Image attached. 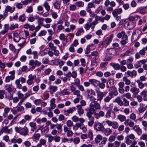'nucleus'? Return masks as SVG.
Masks as SVG:
<instances>
[{"label": "nucleus", "instance_id": "nucleus-59", "mask_svg": "<svg viewBox=\"0 0 147 147\" xmlns=\"http://www.w3.org/2000/svg\"><path fill=\"white\" fill-rule=\"evenodd\" d=\"M116 139L115 136H111L109 138L108 140L110 142H113Z\"/></svg>", "mask_w": 147, "mask_h": 147}, {"label": "nucleus", "instance_id": "nucleus-33", "mask_svg": "<svg viewBox=\"0 0 147 147\" xmlns=\"http://www.w3.org/2000/svg\"><path fill=\"white\" fill-rule=\"evenodd\" d=\"M43 5L47 11H49L50 10V7L49 3L45 1L43 3Z\"/></svg>", "mask_w": 147, "mask_h": 147}, {"label": "nucleus", "instance_id": "nucleus-58", "mask_svg": "<svg viewBox=\"0 0 147 147\" xmlns=\"http://www.w3.org/2000/svg\"><path fill=\"white\" fill-rule=\"evenodd\" d=\"M107 53L111 55H113L115 53V50L113 49H107Z\"/></svg>", "mask_w": 147, "mask_h": 147}, {"label": "nucleus", "instance_id": "nucleus-34", "mask_svg": "<svg viewBox=\"0 0 147 147\" xmlns=\"http://www.w3.org/2000/svg\"><path fill=\"white\" fill-rule=\"evenodd\" d=\"M141 95L143 97L144 100L147 101V91L144 90L141 93Z\"/></svg>", "mask_w": 147, "mask_h": 147}, {"label": "nucleus", "instance_id": "nucleus-8", "mask_svg": "<svg viewBox=\"0 0 147 147\" xmlns=\"http://www.w3.org/2000/svg\"><path fill=\"white\" fill-rule=\"evenodd\" d=\"M115 113L112 110L107 111L106 113L105 116L107 118H114L115 117Z\"/></svg>", "mask_w": 147, "mask_h": 147}, {"label": "nucleus", "instance_id": "nucleus-27", "mask_svg": "<svg viewBox=\"0 0 147 147\" xmlns=\"http://www.w3.org/2000/svg\"><path fill=\"white\" fill-rule=\"evenodd\" d=\"M122 80L127 85H129L131 83V80L126 76H124L123 77Z\"/></svg>", "mask_w": 147, "mask_h": 147}, {"label": "nucleus", "instance_id": "nucleus-35", "mask_svg": "<svg viewBox=\"0 0 147 147\" xmlns=\"http://www.w3.org/2000/svg\"><path fill=\"white\" fill-rule=\"evenodd\" d=\"M117 119L121 122H123L126 120V117L124 115H119L117 116Z\"/></svg>", "mask_w": 147, "mask_h": 147}, {"label": "nucleus", "instance_id": "nucleus-4", "mask_svg": "<svg viewBox=\"0 0 147 147\" xmlns=\"http://www.w3.org/2000/svg\"><path fill=\"white\" fill-rule=\"evenodd\" d=\"M106 122L109 126H112L114 129H116L118 127V123L116 121H112L110 120H107Z\"/></svg>", "mask_w": 147, "mask_h": 147}, {"label": "nucleus", "instance_id": "nucleus-12", "mask_svg": "<svg viewBox=\"0 0 147 147\" xmlns=\"http://www.w3.org/2000/svg\"><path fill=\"white\" fill-rule=\"evenodd\" d=\"M125 74H127L128 77H130L131 78H132L133 76H136L137 75V71L134 70H133L131 71H127L125 73Z\"/></svg>", "mask_w": 147, "mask_h": 147}, {"label": "nucleus", "instance_id": "nucleus-49", "mask_svg": "<svg viewBox=\"0 0 147 147\" xmlns=\"http://www.w3.org/2000/svg\"><path fill=\"white\" fill-rule=\"evenodd\" d=\"M57 89V87L56 86H51L50 87L51 92H55Z\"/></svg>", "mask_w": 147, "mask_h": 147}, {"label": "nucleus", "instance_id": "nucleus-41", "mask_svg": "<svg viewBox=\"0 0 147 147\" xmlns=\"http://www.w3.org/2000/svg\"><path fill=\"white\" fill-rule=\"evenodd\" d=\"M84 32V31L83 28L79 29L76 33V35L77 36H80L81 35L82 33H83Z\"/></svg>", "mask_w": 147, "mask_h": 147}, {"label": "nucleus", "instance_id": "nucleus-11", "mask_svg": "<svg viewBox=\"0 0 147 147\" xmlns=\"http://www.w3.org/2000/svg\"><path fill=\"white\" fill-rule=\"evenodd\" d=\"M89 81L90 84L94 87H97L99 84L100 81L94 79H91L89 80Z\"/></svg>", "mask_w": 147, "mask_h": 147}, {"label": "nucleus", "instance_id": "nucleus-31", "mask_svg": "<svg viewBox=\"0 0 147 147\" xmlns=\"http://www.w3.org/2000/svg\"><path fill=\"white\" fill-rule=\"evenodd\" d=\"M110 65L116 70L120 69V65L118 64L112 63H111Z\"/></svg>", "mask_w": 147, "mask_h": 147}, {"label": "nucleus", "instance_id": "nucleus-55", "mask_svg": "<svg viewBox=\"0 0 147 147\" xmlns=\"http://www.w3.org/2000/svg\"><path fill=\"white\" fill-rule=\"evenodd\" d=\"M49 47H50L51 49L52 50H55L56 49V47L54 45L52 42H50L49 44Z\"/></svg>", "mask_w": 147, "mask_h": 147}, {"label": "nucleus", "instance_id": "nucleus-63", "mask_svg": "<svg viewBox=\"0 0 147 147\" xmlns=\"http://www.w3.org/2000/svg\"><path fill=\"white\" fill-rule=\"evenodd\" d=\"M35 20V18L32 15L30 16L28 19V21L30 22H32Z\"/></svg>", "mask_w": 147, "mask_h": 147}, {"label": "nucleus", "instance_id": "nucleus-30", "mask_svg": "<svg viewBox=\"0 0 147 147\" xmlns=\"http://www.w3.org/2000/svg\"><path fill=\"white\" fill-rule=\"evenodd\" d=\"M36 19L38 20V22L39 25L41 26L43 25V22L44 20V18H40L38 16H37L36 17Z\"/></svg>", "mask_w": 147, "mask_h": 147}, {"label": "nucleus", "instance_id": "nucleus-26", "mask_svg": "<svg viewBox=\"0 0 147 147\" xmlns=\"http://www.w3.org/2000/svg\"><path fill=\"white\" fill-rule=\"evenodd\" d=\"M113 36V35H111L109 37H107L105 39L104 42L107 45L111 42Z\"/></svg>", "mask_w": 147, "mask_h": 147}, {"label": "nucleus", "instance_id": "nucleus-24", "mask_svg": "<svg viewBox=\"0 0 147 147\" xmlns=\"http://www.w3.org/2000/svg\"><path fill=\"white\" fill-rule=\"evenodd\" d=\"M1 129L3 131V132H5L7 134H11L12 132V129H8V127L7 126L3 127Z\"/></svg>", "mask_w": 147, "mask_h": 147}, {"label": "nucleus", "instance_id": "nucleus-57", "mask_svg": "<svg viewBox=\"0 0 147 147\" xmlns=\"http://www.w3.org/2000/svg\"><path fill=\"white\" fill-rule=\"evenodd\" d=\"M36 78V76L35 75H33L32 74H30L28 76V79L34 80Z\"/></svg>", "mask_w": 147, "mask_h": 147}, {"label": "nucleus", "instance_id": "nucleus-32", "mask_svg": "<svg viewBox=\"0 0 147 147\" xmlns=\"http://www.w3.org/2000/svg\"><path fill=\"white\" fill-rule=\"evenodd\" d=\"M17 88L20 89L21 88L22 85L20 83V79H17L16 80L15 82Z\"/></svg>", "mask_w": 147, "mask_h": 147}, {"label": "nucleus", "instance_id": "nucleus-19", "mask_svg": "<svg viewBox=\"0 0 147 147\" xmlns=\"http://www.w3.org/2000/svg\"><path fill=\"white\" fill-rule=\"evenodd\" d=\"M29 125L31 131H34L36 129L37 127L35 123L30 122L29 123Z\"/></svg>", "mask_w": 147, "mask_h": 147}, {"label": "nucleus", "instance_id": "nucleus-22", "mask_svg": "<svg viewBox=\"0 0 147 147\" xmlns=\"http://www.w3.org/2000/svg\"><path fill=\"white\" fill-rule=\"evenodd\" d=\"M130 91L131 92L133 93L136 94H138L140 92L139 89L136 86H134L131 88L130 89Z\"/></svg>", "mask_w": 147, "mask_h": 147}, {"label": "nucleus", "instance_id": "nucleus-44", "mask_svg": "<svg viewBox=\"0 0 147 147\" xmlns=\"http://www.w3.org/2000/svg\"><path fill=\"white\" fill-rule=\"evenodd\" d=\"M14 78L15 77L13 76H8L5 77V82H8L10 81L11 80H13Z\"/></svg>", "mask_w": 147, "mask_h": 147}, {"label": "nucleus", "instance_id": "nucleus-21", "mask_svg": "<svg viewBox=\"0 0 147 147\" xmlns=\"http://www.w3.org/2000/svg\"><path fill=\"white\" fill-rule=\"evenodd\" d=\"M78 109L77 112L80 116L83 115L84 113V110L82 109V107L80 105H78L76 106Z\"/></svg>", "mask_w": 147, "mask_h": 147}, {"label": "nucleus", "instance_id": "nucleus-56", "mask_svg": "<svg viewBox=\"0 0 147 147\" xmlns=\"http://www.w3.org/2000/svg\"><path fill=\"white\" fill-rule=\"evenodd\" d=\"M5 94V91L3 90H0V99H2L4 98V95Z\"/></svg>", "mask_w": 147, "mask_h": 147}, {"label": "nucleus", "instance_id": "nucleus-47", "mask_svg": "<svg viewBox=\"0 0 147 147\" xmlns=\"http://www.w3.org/2000/svg\"><path fill=\"white\" fill-rule=\"evenodd\" d=\"M45 137L48 138V141L49 142H51L54 140V137L50 134H47Z\"/></svg>", "mask_w": 147, "mask_h": 147}, {"label": "nucleus", "instance_id": "nucleus-38", "mask_svg": "<svg viewBox=\"0 0 147 147\" xmlns=\"http://www.w3.org/2000/svg\"><path fill=\"white\" fill-rule=\"evenodd\" d=\"M114 81L112 79H110L108 80L107 82V85L108 87H112L114 85Z\"/></svg>", "mask_w": 147, "mask_h": 147}, {"label": "nucleus", "instance_id": "nucleus-16", "mask_svg": "<svg viewBox=\"0 0 147 147\" xmlns=\"http://www.w3.org/2000/svg\"><path fill=\"white\" fill-rule=\"evenodd\" d=\"M132 129L136 131L138 135H140L142 134V130L138 125H135L133 127Z\"/></svg>", "mask_w": 147, "mask_h": 147}, {"label": "nucleus", "instance_id": "nucleus-53", "mask_svg": "<svg viewBox=\"0 0 147 147\" xmlns=\"http://www.w3.org/2000/svg\"><path fill=\"white\" fill-rule=\"evenodd\" d=\"M80 90H76L73 93V94L74 95H76L77 96V97H79L80 96H82L80 95Z\"/></svg>", "mask_w": 147, "mask_h": 147}, {"label": "nucleus", "instance_id": "nucleus-15", "mask_svg": "<svg viewBox=\"0 0 147 147\" xmlns=\"http://www.w3.org/2000/svg\"><path fill=\"white\" fill-rule=\"evenodd\" d=\"M123 11L122 9L121 8L115 9L112 12V14L114 17L118 16V14H121Z\"/></svg>", "mask_w": 147, "mask_h": 147}, {"label": "nucleus", "instance_id": "nucleus-6", "mask_svg": "<svg viewBox=\"0 0 147 147\" xmlns=\"http://www.w3.org/2000/svg\"><path fill=\"white\" fill-rule=\"evenodd\" d=\"M96 92L97 94V99L96 98V100L97 101H101L104 96L106 94V93L97 90Z\"/></svg>", "mask_w": 147, "mask_h": 147}, {"label": "nucleus", "instance_id": "nucleus-14", "mask_svg": "<svg viewBox=\"0 0 147 147\" xmlns=\"http://www.w3.org/2000/svg\"><path fill=\"white\" fill-rule=\"evenodd\" d=\"M86 92L87 96L89 97V99L90 96L96 95L95 92L92 89H87Z\"/></svg>", "mask_w": 147, "mask_h": 147}, {"label": "nucleus", "instance_id": "nucleus-45", "mask_svg": "<svg viewBox=\"0 0 147 147\" xmlns=\"http://www.w3.org/2000/svg\"><path fill=\"white\" fill-rule=\"evenodd\" d=\"M89 119L90 120L88 122V125L89 126L91 127L92 126L94 123V117H92Z\"/></svg>", "mask_w": 147, "mask_h": 147}, {"label": "nucleus", "instance_id": "nucleus-36", "mask_svg": "<svg viewBox=\"0 0 147 147\" xmlns=\"http://www.w3.org/2000/svg\"><path fill=\"white\" fill-rule=\"evenodd\" d=\"M82 125L81 124V123H76L73 126V129L74 130H77L78 129L79 127L80 129Z\"/></svg>", "mask_w": 147, "mask_h": 147}, {"label": "nucleus", "instance_id": "nucleus-37", "mask_svg": "<svg viewBox=\"0 0 147 147\" xmlns=\"http://www.w3.org/2000/svg\"><path fill=\"white\" fill-rule=\"evenodd\" d=\"M102 136L101 135L99 134L97 135L95 139L96 143H99L102 140Z\"/></svg>", "mask_w": 147, "mask_h": 147}, {"label": "nucleus", "instance_id": "nucleus-9", "mask_svg": "<svg viewBox=\"0 0 147 147\" xmlns=\"http://www.w3.org/2000/svg\"><path fill=\"white\" fill-rule=\"evenodd\" d=\"M55 98H52L51 99L50 101V107L48 108L49 111H52L56 107V105L55 104Z\"/></svg>", "mask_w": 147, "mask_h": 147}, {"label": "nucleus", "instance_id": "nucleus-40", "mask_svg": "<svg viewBox=\"0 0 147 147\" xmlns=\"http://www.w3.org/2000/svg\"><path fill=\"white\" fill-rule=\"evenodd\" d=\"M54 7L57 9H60L61 5V2L58 1H56L53 5Z\"/></svg>", "mask_w": 147, "mask_h": 147}, {"label": "nucleus", "instance_id": "nucleus-61", "mask_svg": "<svg viewBox=\"0 0 147 147\" xmlns=\"http://www.w3.org/2000/svg\"><path fill=\"white\" fill-rule=\"evenodd\" d=\"M98 22H97L96 21H93L92 23L90 24V26H91V27L92 29H93L94 27L95 26L98 24Z\"/></svg>", "mask_w": 147, "mask_h": 147}, {"label": "nucleus", "instance_id": "nucleus-3", "mask_svg": "<svg viewBox=\"0 0 147 147\" xmlns=\"http://www.w3.org/2000/svg\"><path fill=\"white\" fill-rule=\"evenodd\" d=\"M94 128L97 131H103L105 129L103 125L99 122L95 123L94 124Z\"/></svg>", "mask_w": 147, "mask_h": 147}, {"label": "nucleus", "instance_id": "nucleus-23", "mask_svg": "<svg viewBox=\"0 0 147 147\" xmlns=\"http://www.w3.org/2000/svg\"><path fill=\"white\" fill-rule=\"evenodd\" d=\"M102 131L106 136H108L110 135L112 132V130L109 128H105Z\"/></svg>", "mask_w": 147, "mask_h": 147}, {"label": "nucleus", "instance_id": "nucleus-60", "mask_svg": "<svg viewBox=\"0 0 147 147\" xmlns=\"http://www.w3.org/2000/svg\"><path fill=\"white\" fill-rule=\"evenodd\" d=\"M32 0H25L22 1L23 5H27L28 3H31Z\"/></svg>", "mask_w": 147, "mask_h": 147}, {"label": "nucleus", "instance_id": "nucleus-29", "mask_svg": "<svg viewBox=\"0 0 147 147\" xmlns=\"http://www.w3.org/2000/svg\"><path fill=\"white\" fill-rule=\"evenodd\" d=\"M140 107L138 110L140 113H142L144 112L146 110V107H144V105L142 104H140Z\"/></svg>", "mask_w": 147, "mask_h": 147}, {"label": "nucleus", "instance_id": "nucleus-7", "mask_svg": "<svg viewBox=\"0 0 147 147\" xmlns=\"http://www.w3.org/2000/svg\"><path fill=\"white\" fill-rule=\"evenodd\" d=\"M41 64V63L37 60L34 61L33 60H30L29 62V65L31 66L32 68H34L36 66H40Z\"/></svg>", "mask_w": 147, "mask_h": 147}, {"label": "nucleus", "instance_id": "nucleus-52", "mask_svg": "<svg viewBox=\"0 0 147 147\" xmlns=\"http://www.w3.org/2000/svg\"><path fill=\"white\" fill-rule=\"evenodd\" d=\"M66 124L67 127H71L73 125V123L70 120H67L66 122Z\"/></svg>", "mask_w": 147, "mask_h": 147}, {"label": "nucleus", "instance_id": "nucleus-43", "mask_svg": "<svg viewBox=\"0 0 147 147\" xmlns=\"http://www.w3.org/2000/svg\"><path fill=\"white\" fill-rule=\"evenodd\" d=\"M36 131L32 136L33 138L34 139L38 140L40 136V134L38 133H36Z\"/></svg>", "mask_w": 147, "mask_h": 147}, {"label": "nucleus", "instance_id": "nucleus-48", "mask_svg": "<svg viewBox=\"0 0 147 147\" xmlns=\"http://www.w3.org/2000/svg\"><path fill=\"white\" fill-rule=\"evenodd\" d=\"M76 5L78 7H82L84 5V3L82 1H79L76 3Z\"/></svg>", "mask_w": 147, "mask_h": 147}, {"label": "nucleus", "instance_id": "nucleus-20", "mask_svg": "<svg viewBox=\"0 0 147 147\" xmlns=\"http://www.w3.org/2000/svg\"><path fill=\"white\" fill-rule=\"evenodd\" d=\"M19 42V43L17 44V45L22 48L26 44V39L24 38H21Z\"/></svg>", "mask_w": 147, "mask_h": 147}, {"label": "nucleus", "instance_id": "nucleus-64", "mask_svg": "<svg viewBox=\"0 0 147 147\" xmlns=\"http://www.w3.org/2000/svg\"><path fill=\"white\" fill-rule=\"evenodd\" d=\"M72 120L74 122H78L79 120V118L76 115L73 116L71 118Z\"/></svg>", "mask_w": 147, "mask_h": 147}, {"label": "nucleus", "instance_id": "nucleus-17", "mask_svg": "<svg viewBox=\"0 0 147 147\" xmlns=\"http://www.w3.org/2000/svg\"><path fill=\"white\" fill-rule=\"evenodd\" d=\"M124 124L125 125H128L131 127H133L135 126L134 122L129 119H128L126 120L124 122Z\"/></svg>", "mask_w": 147, "mask_h": 147}, {"label": "nucleus", "instance_id": "nucleus-13", "mask_svg": "<svg viewBox=\"0 0 147 147\" xmlns=\"http://www.w3.org/2000/svg\"><path fill=\"white\" fill-rule=\"evenodd\" d=\"M76 110V108L75 107H73L72 108H70L64 111L65 115L66 116L69 115L70 113H73Z\"/></svg>", "mask_w": 147, "mask_h": 147}, {"label": "nucleus", "instance_id": "nucleus-46", "mask_svg": "<svg viewBox=\"0 0 147 147\" xmlns=\"http://www.w3.org/2000/svg\"><path fill=\"white\" fill-rule=\"evenodd\" d=\"M88 138H89L90 140H92L93 139V135L92 131L90 130L88 133L87 135Z\"/></svg>", "mask_w": 147, "mask_h": 147}, {"label": "nucleus", "instance_id": "nucleus-2", "mask_svg": "<svg viewBox=\"0 0 147 147\" xmlns=\"http://www.w3.org/2000/svg\"><path fill=\"white\" fill-rule=\"evenodd\" d=\"M117 36L119 38H121L122 37L123 39H124L120 42V43L122 45H124L127 43L128 40V36L125 34V33L124 31H122L119 33L117 34Z\"/></svg>", "mask_w": 147, "mask_h": 147}, {"label": "nucleus", "instance_id": "nucleus-42", "mask_svg": "<svg viewBox=\"0 0 147 147\" xmlns=\"http://www.w3.org/2000/svg\"><path fill=\"white\" fill-rule=\"evenodd\" d=\"M16 94L18 96V98L19 99L24 98V94L22 93L20 91H18L17 92Z\"/></svg>", "mask_w": 147, "mask_h": 147}, {"label": "nucleus", "instance_id": "nucleus-18", "mask_svg": "<svg viewBox=\"0 0 147 147\" xmlns=\"http://www.w3.org/2000/svg\"><path fill=\"white\" fill-rule=\"evenodd\" d=\"M28 130L27 128H21V130L20 133V135L25 136L28 135Z\"/></svg>", "mask_w": 147, "mask_h": 147}, {"label": "nucleus", "instance_id": "nucleus-5", "mask_svg": "<svg viewBox=\"0 0 147 147\" xmlns=\"http://www.w3.org/2000/svg\"><path fill=\"white\" fill-rule=\"evenodd\" d=\"M15 10V7H12L10 6L7 5L5 7V9L3 11V14H5V16L6 18L8 16V12H9L11 13H12Z\"/></svg>", "mask_w": 147, "mask_h": 147}, {"label": "nucleus", "instance_id": "nucleus-54", "mask_svg": "<svg viewBox=\"0 0 147 147\" xmlns=\"http://www.w3.org/2000/svg\"><path fill=\"white\" fill-rule=\"evenodd\" d=\"M140 140H145L147 142V134H143L140 137Z\"/></svg>", "mask_w": 147, "mask_h": 147}, {"label": "nucleus", "instance_id": "nucleus-51", "mask_svg": "<svg viewBox=\"0 0 147 147\" xmlns=\"http://www.w3.org/2000/svg\"><path fill=\"white\" fill-rule=\"evenodd\" d=\"M18 28V24H13L10 27V29L11 30H13L15 28Z\"/></svg>", "mask_w": 147, "mask_h": 147}, {"label": "nucleus", "instance_id": "nucleus-1", "mask_svg": "<svg viewBox=\"0 0 147 147\" xmlns=\"http://www.w3.org/2000/svg\"><path fill=\"white\" fill-rule=\"evenodd\" d=\"M90 100L92 102L90 104L89 111L92 113H95V109H100V106L99 104L97 103L95 100L96 98L94 96H91L90 98Z\"/></svg>", "mask_w": 147, "mask_h": 147}, {"label": "nucleus", "instance_id": "nucleus-39", "mask_svg": "<svg viewBox=\"0 0 147 147\" xmlns=\"http://www.w3.org/2000/svg\"><path fill=\"white\" fill-rule=\"evenodd\" d=\"M26 17L24 14L20 16L19 17V20L20 22H24L26 20Z\"/></svg>", "mask_w": 147, "mask_h": 147}, {"label": "nucleus", "instance_id": "nucleus-10", "mask_svg": "<svg viewBox=\"0 0 147 147\" xmlns=\"http://www.w3.org/2000/svg\"><path fill=\"white\" fill-rule=\"evenodd\" d=\"M141 33V31L139 30H136L132 36V38L134 40H137L140 37Z\"/></svg>", "mask_w": 147, "mask_h": 147}, {"label": "nucleus", "instance_id": "nucleus-50", "mask_svg": "<svg viewBox=\"0 0 147 147\" xmlns=\"http://www.w3.org/2000/svg\"><path fill=\"white\" fill-rule=\"evenodd\" d=\"M137 82L138 84V86L140 88L142 89L144 88V84L140 82V80H138L137 81Z\"/></svg>", "mask_w": 147, "mask_h": 147}, {"label": "nucleus", "instance_id": "nucleus-25", "mask_svg": "<svg viewBox=\"0 0 147 147\" xmlns=\"http://www.w3.org/2000/svg\"><path fill=\"white\" fill-rule=\"evenodd\" d=\"M113 94L111 93H110L109 95L107 96L104 99V101L105 102H109L111 100L112 98Z\"/></svg>", "mask_w": 147, "mask_h": 147}, {"label": "nucleus", "instance_id": "nucleus-62", "mask_svg": "<svg viewBox=\"0 0 147 147\" xmlns=\"http://www.w3.org/2000/svg\"><path fill=\"white\" fill-rule=\"evenodd\" d=\"M51 71V69L49 68L46 69L44 71V75H48L50 74Z\"/></svg>", "mask_w": 147, "mask_h": 147}, {"label": "nucleus", "instance_id": "nucleus-28", "mask_svg": "<svg viewBox=\"0 0 147 147\" xmlns=\"http://www.w3.org/2000/svg\"><path fill=\"white\" fill-rule=\"evenodd\" d=\"M138 18H140V17L137 15L134 16H131L128 18V20L130 21H133L136 20H137Z\"/></svg>", "mask_w": 147, "mask_h": 147}]
</instances>
